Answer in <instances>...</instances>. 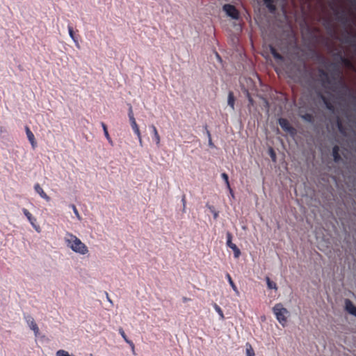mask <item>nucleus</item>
I'll use <instances>...</instances> for the list:
<instances>
[{"mask_svg": "<svg viewBox=\"0 0 356 356\" xmlns=\"http://www.w3.org/2000/svg\"><path fill=\"white\" fill-rule=\"evenodd\" d=\"M270 157H271L272 160L275 161L276 159V155L272 148L270 149Z\"/></svg>", "mask_w": 356, "mask_h": 356, "instance_id": "nucleus-35", "label": "nucleus"}, {"mask_svg": "<svg viewBox=\"0 0 356 356\" xmlns=\"http://www.w3.org/2000/svg\"><path fill=\"white\" fill-rule=\"evenodd\" d=\"M25 130H26V136H27L29 134L32 133V131H31V129H29V127H27V126L25 127Z\"/></svg>", "mask_w": 356, "mask_h": 356, "instance_id": "nucleus-36", "label": "nucleus"}, {"mask_svg": "<svg viewBox=\"0 0 356 356\" xmlns=\"http://www.w3.org/2000/svg\"><path fill=\"white\" fill-rule=\"evenodd\" d=\"M119 332L121 334L122 337L124 339V341L127 343H129L132 347V348L134 349V343L127 338V335H126V334H125V332H124V331L123 330L122 328H120L119 329Z\"/></svg>", "mask_w": 356, "mask_h": 356, "instance_id": "nucleus-21", "label": "nucleus"}, {"mask_svg": "<svg viewBox=\"0 0 356 356\" xmlns=\"http://www.w3.org/2000/svg\"><path fill=\"white\" fill-rule=\"evenodd\" d=\"M264 3L270 13H274L276 10V6L274 0H263Z\"/></svg>", "mask_w": 356, "mask_h": 356, "instance_id": "nucleus-10", "label": "nucleus"}, {"mask_svg": "<svg viewBox=\"0 0 356 356\" xmlns=\"http://www.w3.org/2000/svg\"><path fill=\"white\" fill-rule=\"evenodd\" d=\"M131 127L135 133V134L137 136L138 139L139 140L140 144L142 145V137L141 134L138 127V124L136 123V120L130 121Z\"/></svg>", "mask_w": 356, "mask_h": 356, "instance_id": "nucleus-9", "label": "nucleus"}, {"mask_svg": "<svg viewBox=\"0 0 356 356\" xmlns=\"http://www.w3.org/2000/svg\"><path fill=\"white\" fill-rule=\"evenodd\" d=\"M321 99H322L323 103L325 104L326 108L328 110H330V111L334 110L333 104L330 102V101L326 97L321 95Z\"/></svg>", "mask_w": 356, "mask_h": 356, "instance_id": "nucleus-19", "label": "nucleus"}, {"mask_svg": "<svg viewBox=\"0 0 356 356\" xmlns=\"http://www.w3.org/2000/svg\"><path fill=\"white\" fill-rule=\"evenodd\" d=\"M217 217H218V213H216H216H214V218H216Z\"/></svg>", "mask_w": 356, "mask_h": 356, "instance_id": "nucleus-45", "label": "nucleus"}, {"mask_svg": "<svg viewBox=\"0 0 356 356\" xmlns=\"http://www.w3.org/2000/svg\"><path fill=\"white\" fill-rule=\"evenodd\" d=\"M106 295L107 300H108L110 302H112L111 300V299H110V298H109L108 293H106Z\"/></svg>", "mask_w": 356, "mask_h": 356, "instance_id": "nucleus-40", "label": "nucleus"}, {"mask_svg": "<svg viewBox=\"0 0 356 356\" xmlns=\"http://www.w3.org/2000/svg\"><path fill=\"white\" fill-rule=\"evenodd\" d=\"M150 127L152 129V134L154 135V140L155 141L156 144L159 145L160 143V141H161V138H160V136L158 133V131L154 125H152Z\"/></svg>", "mask_w": 356, "mask_h": 356, "instance_id": "nucleus-17", "label": "nucleus"}, {"mask_svg": "<svg viewBox=\"0 0 356 356\" xmlns=\"http://www.w3.org/2000/svg\"><path fill=\"white\" fill-rule=\"evenodd\" d=\"M213 308L215 309L216 312L219 314L220 318L221 320H224L225 316L222 309L216 303L213 304Z\"/></svg>", "mask_w": 356, "mask_h": 356, "instance_id": "nucleus-26", "label": "nucleus"}, {"mask_svg": "<svg viewBox=\"0 0 356 356\" xmlns=\"http://www.w3.org/2000/svg\"><path fill=\"white\" fill-rule=\"evenodd\" d=\"M279 124L282 129L291 134H294L296 129L290 124L289 122L285 118H280L278 120Z\"/></svg>", "mask_w": 356, "mask_h": 356, "instance_id": "nucleus-5", "label": "nucleus"}, {"mask_svg": "<svg viewBox=\"0 0 356 356\" xmlns=\"http://www.w3.org/2000/svg\"><path fill=\"white\" fill-rule=\"evenodd\" d=\"M229 191V193L230 195L234 197V192H233V190L232 189V188L230 187V188H227Z\"/></svg>", "mask_w": 356, "mask_h": 356, "instance_id": "nucleus-38", "label": "nucleus"}, {"mask_svg": "<svg viewBox=\"0 0 356 356\" xmlns=\"http://www.w3.org/2000/svg\"><path fill=\"white\" fill-rule=\"evenodd\" d=\"M216 56H217V58H218V59H220V56H219V54H216Z\"/></svg>", "mask_w": 356, "mask_h": 356, "instance_id": "nucleus-47", "label": "nucleus"}, {"mask_svg": "<svg viewBox=\"0 0 356 356\" xmlns=\"http://www.w3.org/2000/svg\"><path fill=\"white\" fill-rule=\"evenodd\" d=\"M273 311L279 323L284 326L287 322L286 316L288 314L287 309L284 308L282 304L278 303L273 307Z\"/></svg>", "mask_w": 356, "mask_h": 356, "instance_id": "nucleus-2", "label": "nucleus"}, {"mask_svg": "<svg viewBox=\"0 0 356 356\" xmlns=\"http://www.w3.org/2000/svg\"><path fill=\"white\" fill-rule=\"evenodd\" d=\"M128 116H129V121L136 120V119H135V118L134 116V113H133V110H132V106H129V112H128Z\"/></svg>", "mask_w": 356, "mask_h": 356, "instance_id": "nucleus-31", "label": "nucleus"}, {"mask_svg": "<svg viewBox=\"0 0 356 356\" xmlns=\"http://www.w3.org/2000/svg\"><path fill=\"white\" fill-rule=\"evenodd\" d=\"M270 53L273 55V58L275 60H281V61H282L284 60V57L280 53L277 52V51L276 50V49L274 47L270 46Z\"/></svg>", "mask_w": 356, "mask_h": 356, "instance_id": "nucleus-13", "label": "nucleus"}, {"mask_svg": "<svg viewBox=\"0 0 356 356\" xmlns=\"http://www.w3.org/2000/svg\"><path fill=\"white\" fill-rule=\"evenodd\" d=\"M312 118V116L310 115H306L305 117V119H309V118Z\"/></svg>", "mask_w": 356, "mask_h": 356, "instance_id": "nucleus-43", "label": "nucleus"}, {"mask_svg": "<svg viewBox=\"0 0 356 356\" xmlns=\"http://www.w3.org/2000/svg\"><path fill=\"white\" fill-rule=\"evenodd\" d=\"M340 83L341 88L345 90L346 92H350L349 87L343 82V79L341 78Z\"/></svg>", "mask_w": 356, "mask_h": 356, "instance_id": "nucleus-33", "label": "nucleus"}, {"mask_svg": "<svg viewBox=\"0 0 356 356\" xmlns=\"http://www.w3.org/2000/svg\"><path fill=\"white\" fill-rule=\"evenodd\" d=\"M246 355L247 356H255L254 351L252 346L249 343H246Z\"/></svg>", "mask_w": 356, "mask_h": 356, "instance_id": "nucleus-27", "label": "nucleus"}, {"mask_svg": "<svg viewBox=\"0 0 356 356\" xmlns=\"http://www.w3.org/2000/svg\"><path fill=\"white\" fill-rule=\"evenodd\" d=\"M318 72H319L320 76L323 78V79L325 80L327 82H329L328 74L325 70H323L322 69H320Z\"/></svg>", "mask_w": 356, "mask_h": 356, "instance_id": "nucleus-30", "label": "nucleus"}, {"mask_svg": "<svg viewBox=\"0 0 356 356\" xmlns=\"http://www.w3.org/2000/svg\"><path fill=\"white\" fill-rule=\"evenodd\" d=\"M226 277H227V280H228V282H229V283L230 286H232V288L233 289V290L236 292V293L237 295H238V294H239V291H238V289H237V287H236V284H234V282H233V280H232V277H231L230 275H229V273H227V275H226Z\"/></svg>", "mask_w": 356, "mask_h": 356, "instance_id": "nucleus-25", "label": "nucleus"}, {"mask_svg": "<svg viewBox=\"0 0 356 356\" xmlns=\"http://www.w3.org/2000/svg\"><path fill=\"white\" fill-rule=\"evenodd\" d=\"M22 211L25 216L27 218L30 223L32 225V226L35 227V222L36 221L35 218H34L32 214L25 208L22 209Z\"/></svg>", "mask_w": 356, "mask_h": 356, "instance_id": "nucleus-15", "label": "nucleus"}, {"mask_svg": "<svg viewBox=\"0 0 356 356\" xmlns=\"http://www.w3.org/2000/svg\"><path fill=\"white\" fill-rule=\"evenodd\" d=\"M207 136H208L209 138H211V137L210 131H208V130L207 131Z\"/></svg>", "mask_w": 356, "mask_h": 356, "instance_id": "nucleus-41", "label": "nucleus"}, {"mask_svg": "<svg viewBox=\"0 0 356 356\" xmlns=\"http://www.w3.org/2000/svg\"><path fill=\"white\" fill-rule=\"evenodd\" d=\"M27 138H28L29 141L31 144L33 149H35L37 146V143L35 141V136H34V134H33V132L31 134H29L27 135Z\"/></svg>", "mask_w": 356, "mask_h": 356, "instance_id": "nucleus-24", "label": "nucleus"}, {"mask_svg": "<svg viewBox=\"0 0 356 356\" xmlns=\"http://www.w3.org/2000/svg\"><path fill=\"white\" fill-rule=\"evenodd\" d=\"M235 98L233 92L230 91L228 94L227 104L234 110Z\"/></svg>", "mask_w": 356, "mask_h": 356, "instance_id": "nucleus-18", "label": "nucleus"}, {"mask_svg": "<svg viewBox=\"0 0 356 356\" xmlns=\"http://www.w3.org/2000/svg\"><path fill=\"white\" fill-rule=\"evenodd\" d=\"M332 156H333V158H334V161L335 162H339L341 159V156L339 154V146L335 145V146L333 147V148H332Z\"/></svg>", "mask_w": 356, "mask_h": 356, "instance_id": "nucleus-16", "label": "nucleus"}, {"mask_svg": "<svg viewBox=\"0 0 356 356\" xmlns=\"http://www.w3.org/2000/svg\"><path fill=\"white\" fill-rule=\"evenodd\" d=\"M65 242L72 251L80 254H86L88 252V247L75 235L67 232L65 236Z\"/></svg>", "mask_w": 356, "mask_h": 356, "instance_id": "nucleus-1", "label": "nucleus"}, {"mask_svg": "<svg viewBox=\"0 0 356 356\" xmlns=\"http://www.w3.org/2000/svg\"><path fill=\"white\" fill-rule=\"evenodd\" d=\"M56 356H70L68 352L64 350H59L56 352Z\"/></svg>", "mask_w": 356, "mask_h": 356, "instance_id": "nucleus-32", "label": "nucleus"}, {"mask_svg": "<svg viewBox=\"0 0 356 356\" xmlns=\"http://www.w3.org/2000/svg\"><path fill=\"white\" fill-rule=\"evenodd\" d=\"M68 32L70 38L73 40V41L75 42L76 47L80 48V45L78 42L77 39L74 36L73 28L70 26H68Z\"/></svg>", "mask_w": 356, "mask_h": 356, "instance_id": "nucleus-22", "label": "nucleus"}, {"mask_svg": "<svg viewBox=\"0 0 356 356\" xmlns=\"http://www.w3.org/2000/svg\"><path fill=\"white\" fill-rule=\"evenodd\" d=\"M182 202H183L184 207H185V206H186V198H185V196H184L183 198H182Z\"/></svg>", "mask_w": 356, "mask_h": 356, "instance_id": "nucleus-39", "label": "nucleus"}, {"mask_svg": "<svg viewBox=\"0 0 356 356\" xmlns=\"http://www.w3.org/2000/svg\"><path fill=\"white\" fill-rule=\"evenodd\" d=\"M223 10L226 14L231 17L232 19H237L239 17V13L236 7L231 4H225L223 6Z\"/></svg>", "mask_w": 356, "mask_h": 356, "instance_id": "nucleus-4", "label": "nucleus"}, {"mask_svg": "<svg viewBox=\"0 0 356 356\" xmlns=\"http://www.w3.org/2000/svg\"><path fill=\"white\" fill-rule=\"evenodd\" d=\"M336 72H337V75H338V76H339V75H340V74H341L340 70H339V69H337V70H336Z\"/></svg>", "mask_w": 356, "mask_h": 356, "instance_id": "nucleus-42", "label": "nucleus"}, {"mask_svg": "<svg viewBox=\"0 0 356 356\" xmlns=\"http://www.w3.org/2000/svg\"><path fill=\"white\" fill-rule=\"evenodd\" d=\"M182 300H183V302H188V301H190V300H191V299H190V298H186V297H184V298H182Z\"/></svg>", "mask_w": 356, "mask_h": 356, "instance_id": "nucleus-37", "label": "nucleus"}, {"mask_svg": "<svg viewBox=\"0 0 356 356\" xmlns=\"http://www.w3.org/2000/svg\"><path fill=\"white\" fill-rule=\"evenodd\" d=\"M270 53L273 55V58L275 60H281V61H282L284 60V57L280 53L277 52V51L276 50V49L274 47L270 46Z\"/></svg>", "mask_w": 356, "mask_h": 356, "instance_id": "nucleus-12", "label": "nucleus"}, {"mask_svg": "<svg viewBox=\"0 0 356 356\" xmlns=\"http://www.w3.org/2000/svg\"><path fill=\"white\" fill-rule=\"evenodd\" d=\"M25 319L30 329L34 332L35 336L37 337L39 334V328L33 318L28 315L25 316Z\"/></svg>", "mask_w": 356, "mask_h": 356, "instance_id": "nucleus-6", "label": "nucleus"}, {"mask_svg": "<svg viewBox=\"0 0 356 356\" xmlns=\"http://www.w3.org/2000/svg\"><path fill=\"white\" fill-rule=\"evenodd\" d=\"M341 124L339 123V128L341 127Z\"/></svg>", "mask_w": 356, "mask_h": 356, "instance_id": "nucleus-48", "label": "nucleus"}, {"mask_svg": "<svg viewBox=\"0 0 356 356\" xmlns=\"http://www.w3.org/2000/svg\"><path fill=\"white\" fill-rule=\"evenodd\" d=\"M232 234L230 232H227V245L233 250L234 258L238 259L241 255V250L236 246V244L232 243Z\"/></svg>", "mask_w": 356, "mask_h": 356, "instance_id": "nucleus-3", "label": "nucleus"}, {"mask_svg": "<svg viewBox=\"0 0 356 356\" xmlns=\"http://www.w3.org/2000/svg\"><path fill=\"white\" fill-rule=\"evenodd\" d=\"M340 59H341V63L347 67L348 68H353V65L351 62L350 60H349L348 58L344 57V56H340Z\"/></svg>", "mask_w": 356, "mask_h": 356, "instance_id": "nucleus-23", "label": "nucleus"}, {"mask_svg": "<svg viewBox=\"0 0 356 356\" xmlns=\"http://www.w3.org/2000/svg\"><path fill=\"white\" fill-rule=\"evenodd\" d=\"M270 53L273 55V58L275 60H281V61H282L284 60V57L280 53L277 52V51L276 50V49L274 47L270 46Z\"/></svg>", "mask_w": 356, "mask_h": 356, "instance_id": "nucleus-14", "label": "nucleus"}, {"mask_svg": "<svg viewBox=\"0 0 356 356\" xmlns=\"http://www.w3.org/2000/svg\"><path fill=\"white\" fill-rule=\"evenodd\" d=\"M270 53L273 55V58L275 60H281V61H282L284 60V57L280 53L277 52V51L276 50V49L274 47L270 46Z\"/></svg>", "mask_w": 356, "mask_h": 356, "instance_id": "nucleus-11", "label": "nucleus"}, {"mask_svg": "<svg viewBox=\"0 0 356 356\" xmlns=\"http://www.w3.org/2000/svg\"><path fill=\"white\" fill-rule=\"evenodd\" d=\"M345 307L348 313L356 316V307L353 305L351 300L346 299Z\"/></svg>", "mask_w": 356, "mask_h": 356, "instance_id": "nucleus-8", "label": "nucleus"}, {"mask_svg": "<svg viewBox=\"0 0 356 356\" xmlns=\"http://www.w3.org/2000/svg\"><path fill=\"white\" fill-rule=\"evenodd\" d=\"M221 177L225 181L227 188H230V184L229 181V177H228L227 174L225 172L222 173Z\"/></svg>", "mask_w": 356, "mask_h": 356, "instance_id": "nucleus-29", "label": "nucleus"}, {"mask_svg": "<svg viewBox=\"0 0 356 356\" xmlns=\"http://www.w3.org/2000/svg\"><path fill=\"white\" fill-rule=\"evenodd\" d=\"M101 124H102V127L103 128L105 137L108 140V143L111 145H113V140H112V139L110 137V135L108 134V129H107V126L106 125V124L104 122H102Z\"/></svg>", "mask_w": 356, "mask_h": 356, "instance_id": "nucleus-20", "label": "nucleus"}, {"mask_svg": "<svg viewBox=\"0 0 356 356\" xmlns=\"http://www.w3.org/2000/svg\"><path fill=\"white\" fill-rule=\"evenodd\" d=\"M34 189L37 193L40 195V196L45 200L47 202H49L51 198L47 193L44 191L42 188L40 186L39 184H35L34 186Z\"/></svg>", "mask_w": 356, "mask_h": 356, "instance_id": "nucleus-7", "label": "nucleus"}, {"mask_svg": "<svg viewBox=\"0 0 356 356\" xmlns=\"http://www.w3.org/2000/svg\"><path fill=\"white\" fill-rule=\"evenodd\" d=\"M71 207H72V210H73V211H74V214L76 215V216L79 219H80V218H81V217H80L79 213V211H78V210H77V209H76V206H75L74 204H72V205H71Z\"/></svg>", "mask_w": 356, "mask_h": 356, "instance_id": "nucleus-34", "label": "nucleus"}, {"mask_svg": "<svg viewBox=\"0 0 356 356\" xmlns=\"http://www.w3.org/2000/svg\"><path fill=\"white\" fill-rule=\"evenodd\" d=\"M266 283L268 289L275 290L277 289L276 283L271 281L269 277H266Z\"/></svg>", "mask_w": 356, "mask_h": 356, "instance_id": "nucleus-28", "label": "nucleus"}, {"mask_svg": "<svg viewBox=\"0 0 356 356\" xmlns=\"http://www.w3.org/2000/svg\"><path fill=\"white\" fill-rule=\"evenodd\" d=\"M209 145H213V143H212V141H211V138H209Z\"/></svg>", "mask_w": 356, "mask_h": 356, "instance_id": "nucleus-44", "label": "nucleus"}, {"mask_svg": "<svg viewBox=\"0 0 356 356\" xmlns=\"http://www.w3.org/2000/svg\"><path fill=\"white\" fill-rule=\"evenodd\" d=\"M249 101H250V104L252 103V98L250 97H249Z\"/></svg>", "mask_w": 356, "mask_h": 356, "instance_id": "nucleus-46", "label": "nucleus"}]
</instances>
